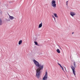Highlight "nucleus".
Returning <instances> with one entry per match:
<instances>
[{"label": "nucleus", "instance_id": "9", "mask_svg": "<svg viewBox=\"0 0 80 80\" xmlns=\"http://www.w3.org/2000/svg\"><path fill=\"white\" fill-rule=\"evenodd\" d=\"M54 15L55 17H56V18H58V16H57V14L56 13H54Z\"/></svg>", "mask_w": 80, "mask_h": 80}, {"label": "nucleus", "instance_id": "15", "mask_svg": "<svg viewBox=\"0 0 80 80\" xmlns=\"http://www.w3.org/2000/svg\"><path fill=\"white\" fill-rule=\"evenodd\" d=\"M52 17L54 18L55 21H56L55 20V17H54V16H52Z\"/></svg>", "mask_w": 80, "mask_h": 80}, {"label": "nucleus", "instance_id": "3", "mask_svg": "<svg viewBox=\"0 0 80 80\" xmlns=\"http://www.w3.org/2000/svg\"><path fill=\"white\" fill-rule=\"evenodd\" d=\"M71 67L72 70L73 74H74L75 76V75H76V74H75V72H76L75 70V67L72 66Z\"/></svg>", "mask_w": 80, "mask_h": 80}, {"label": "nucleus", "instance_id": "2", "mask_svg": "<svg viewBox=\"0 0 80 80\" xmlns=\"http://www.w3.org/2000/svg\"><path fill=\"white\" fill-rule=\"evenodd\" d=\"M48 78V72H46V73L44 77L42 78L43 80H47Z\"/></svg>", "mask_w": 80, "mask_h": 80}, {"label": "nucleus", "instance_id": "14", "mask_svg": "<svg viewBox=\"0 0 80 80\" xmlns=\"http://www.w3.org/2000/svg\"><path fill=\"white\" fill-rule=\"evenodd\" d=\"M58 64L60 66V67H62V66L61 65V64H60L59 63H58Z\"/></svg>", "mask_w": 80, "mask_h": 80}, {"label": "nucleus", "instance_id": "22", "mask_svg": "<svg viewBox=\"0 0 80 80\" xmlns=\"http://www.w3.org/2000/svg\"><path fill=\"white\" fill-rule=\"evenodd\" d=\"M9 21H10V20H9Z\"/></svg>", "mask_w": 80, "mask_h": 80}, {"label": "nucleus", "instance_id": "8", "mask_svg": "<svg viewBox=\"0 0 80 80\" xmlns=\"http://www.w3.org/2000/svg\"><path fill=\"white\" fill-rule=\"evenodd\" d=\"M2 25V19L0 18V26Z\"/></svg>", "mask_w": 80, "mask_h": 80}, {"label": "nucleus", "instance_id": "16", "mask_svg": "<svg viewBox=\"0 0 80 80\" xmlns=\"http://www.w3.org/2000/svg\"><path fill=\"white\" fill-rule=\"evenodd\" d=\"M61 68L62 70L63 71H64V69H63V67H62V66L61 67Z\"/></svg>", "mask_w": 80, "mask_h": 80}, {"label": "nucleus", "instance_id": "21", "mask_svg": "<svg viewBox=\"0 0 80 80\" xmlns=\"http://www.w3.org/2000/svg\"><path fill=\"white\" fill-rule=\"evenodd\" d=\"M64 68H65V69H66V68H65V67H64Z\"/></svg>", "mask_w": 80, "mask_h": 80}, {"label": "nucleus", "instance_id": "12", "mask_svg": "<svg viewBox=\"0 0 80 80\" xmlns=\"http://www.w3.org/2000/svg\"><path fill=\"white\" fill-rule=\"evenodd\" d=\"M34 43H35V45H37L38 46H39V44H38V43H37V42H35Z\"/></svg>", "mask_w": 80, "mask_h": 80}, {"label": "nucleus", "instance_id": "11", "mask_svg": "<svg viewBox=\"0 0 80 80\" xmlns=\"http://www.w3.org/2000/svg\"><path fill=\"white\" fill-rule=\"evenodd\" d=\"M22 43V40H21L19 42L18 45H20Z\"/></svg>", "mask_w": 80, "mask_h": 80}, {"label": "nucleus", "instance_id": "7", "mask_svg": "<svg viewBox=\"0 0 80 80\" xmlns=\"http://www.w3.org/2000/svg\"><path fill=\"white\" fill-rule=\"evenodd\" d=\"M42 27V22H41L40 24L39 25V28H41Z\"/></svg>", "mask_w": 80, "mask_h": 80}, {"label": "nucleus", "instance_id": "10", "mask_svg": "<svg viewBox=\"0 0 80 80\" xmlns=\"http://www.w3.org/2000/svg\"><path fill=\"white\" fill-rule=\"evenodd\" d=\"M57 52L58 53H60V51L59 49H58L57 50Z\"/></svg>", "mask_w": 80, "mask_h": 80}, {"label": "nucleus", "instance_id": "4", "mask_svg": "<svg viewBox=\"0 0 80 80\" xmlns=\"http://www.w3.org/2000/svg\"><path fill=\"white\" fill-rule=\"evenodd\" d=\"M52 6L54 8L56 7V4H55V1L54 0H53L52 1Z\"/></svg>", "mask_w": 80, "mask_h": 80}, {"label": "nucleus", "instance_id": "20", "mask_svg": "<svg viewBox=\"0 0 80 80\" xmlns=\"http://www.w3.org/2000/svg\"><path fill=\"white\" fill-rule=\"evenodd\" d=\"M74 33L73 32H72V34H73V33Z\"/></svg>", "mask_w": 80, "mask_h": 80}, {"label": "nucleus", "instance_id": "1", "mask_svg": "<svg viewBox=\"0 0 80 80\" xmlns=\"http://www.w3.org/2000/svg\"><path fill=\"white\" fill-rule=\"evenodd\" d=\"M33 61L35 66L37 68V69L36 71V77L38 78H39L40 77V73H41V70H43V67H44V65L40 64V63H39L38 61L35 59L33 60Z\"/></svg>", "mask_w": 80, "mask_h": 80}, {"label": "nucleus", "instance_id": "18", "mask_svg": "<svg viewBox=\"0 0 80 80\" xmlns=\"http://www.w3.org/2000/svg\"><path fill=\"white\" fill-rule=\"evenodd\" d=\"M58 47H59V48H60V49H61V48H60V46L58 45Z\"/></svg>", "mask_w": 80, "mask_h": 80}, {"label": "nucleus", "instance_id": "6", "mask_svg": "<svg viewBox=\"0 0 80 80\" xmlns=\"http://www.w3.org/2000/svg\"><path fill=\"white\" fill-rule=\"evenodd\" d=\"M9 18L11 20H13V19H15V18L13 16H10Z\"/></svg>", "mask_w": 80, "mask_h": 80}, {"label": "nucleus", "instance_id": "5", "mask_svg": "<svg viewBox=\"0 0 80 80\" xmlns=\"http://www.w3.org/2000/svg\"><path fill=\"white\" fill-rule=\"evenodd\" d=\"M70 14L71 16H72V17H73L74 15H76V13L74 12H70Z\"/></svg>", "mask_w": 80, "mask_h": 80}, {"label": "nucleus", "instance_id": "13", "mask_svg": "<svg viewBox=\"0 0 80 80\" xmlns=\"http://www.w3.org/2000/svg\"><path fill=\"white\" fill-rule=\"evenodd\" d=\"M74 67H76V65H75V62H74Z\"/></svg>", "mask_w": 80, "mask_h": 80}, {"label": "nucleus", "instance_id": "17", "mask_svg": "<svg viewBox=\"0 0 80 80\" xmlns=\"http://www.w3.org/2000/svg\"><path fill=\"white\" fill-rule=\"evenodd\" d=\"M68 1H67V2H66V5H67V6H68Z\"/></svg>", "mask_w": 80, "mask_h": 80}, {"label": "nucleus", "instance_id": "19", "mask_svg": "<svg viewBox=\"0 0 80 80\" xmlns=\"http://www.w3.org/2000/svg\"><path fill=\"white\" fill-rule=\"evenodd\" d=\"M11 2H9V3H11Z\"/></svg>", "mask_w": 80, "mask_h": 80}]
</instances>
